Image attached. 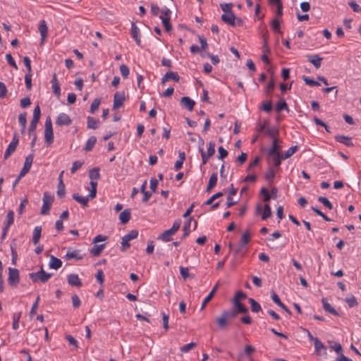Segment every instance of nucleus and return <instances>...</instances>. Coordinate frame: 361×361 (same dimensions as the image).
<instances>
[{
    "instance_id": "26",
    "label": "nucleus",
    "mask_w": 361,
    "mask_h": 361,
    "mask_svg": "<svg viewBox=\"0 0 361 361\" xmlns=\"http://www.w3.org/2000/svg\"><path fill=\"white\" fill-rule=\"evenodd\" d=\"M87 128L90 129H97L99 124V121L93 117L88 116L87 118Z\"/></svg>"
},
{
    "instance_id": "12",
    "label": "nucleus",
    "mask_w": 361,
    "mask_h": 361,
    "mask_svg": "<svg viewBox=\"0 0 361 361\" xmlns=\"http://www.w3.org/2000/svg\"><path fill=\"white\" fill-rule=\"evenodd\" d=\"M219 283H217L212 289L209 295L204 299L202 304L201 305V310H204L205 308L206 305L214 297L215 293L216 292L218 288H219Z\"/></svg>"
},
{
    "instance_id": "2",
    "label": "nucleus",
    "mask_w": 361,
    "mask_h": 361,
    "mask_svg": "<svg viewBox=\"0 0 361 361\" xmlns=\"http://www.w3.org/2000/svg\"><path fill=\"white\" fill-rule=\"evenodd\" d=\"M44 139L45 142L48 146L53 143L54 133L51 119L49 116H48L45 121Z\"/></svg>"
},
{
    "instance_id": "1",
    "label": "nucleus",
    "mask_w": 361,
    "mask_h": 361,
    "mask_svg": "<svg viewBox=\"0 0 361 361\" xmlns=\"http://www.w3.org/2000/svg\"><path fill=\"white\" fill-rule=\"evenodd\" d=\"M52 275L53 274H48L45 272L42 267L39 271L30 273L29 277L34 283L38 281L46 283L52 276Z\"/></svg>"
},
{
    "instance_id": "62",
    "label": "nucleus",
    "mask_w": 361,
    "mask_h": 361,
    "mask_svg": "<svg viewBox=\"0 0 361 361\" xmlns=\"http://www.w3.org/2000/svg\"><path fill=\"white\" fill-rule=\"evenodd\" d=\"M166 75L169 80H173L176 82H178L180 80V76L176 72L169 71L166 73Z\"/></svg>"
},
{
    "instance_id": "25",
    "label": "nucleus",
    "mask_w": 361,
    "mask_h": 361,
    "mask_svg": "<svg viewBox=\"0 0 361 361\" xmlns=\"http://www.w3.org/2000/svg\"><path fill=\"white\" fill-rule=\"evenodd\" d=\"M104 247L105 244L95 245L90 250V253L94 257H98L99 255H100L101 252L103 251Z\"/></svg>"
},
{
    "instance_id": "18",
    "label": "nucleus",
    "mask_w": 361,
    "mask_h": 361,
    "mask_svg": "<svg viewBox=\"0 0 361 361\" xmlns=\"http://www.w3.org/2000/svg\"><path fill=\"white\" fill-rule=\"evenodd\" d=\"M322 58L319 55H313L308 56V61L312 63L316 68H319L321 66Z\"/></svg>"
},
{
    "instance_id": "32",
    "label": "nucleus",
    "mask_w": 361,
    "mask_h": 361,
    "mask_svg": "<svg viewBox=\"0 0 361 361\" xmlns=\"http://www.w3.org/2000/svg\"><path fill=\"white\" fill-rule=\"evenodd\" d=\"M34 159V154L31 153L25 157L23 168L30 171Z\"/></svg>"
},
{
    "instance_id": "8",
    "label": "nucleus",
    "mask_w": 361,
    "mask_h": 361,
    "mask_svg": "<svg viewBox=\"0 0 361 361\" xmlns=\"http://www.w3.org/2000/svg\"><path fill=\"white\" fill-rule=\"evenodd\" d=\"M221 19L223 22L227 23L231 26H235V16L233 12L223 14L221 16Z\"/></svg>"
},
{
    "instance_id": "52",
    "label": "nucleus",
    "mask_w": 361,
    "mask_h": 361,
    "mask_svg": "<svg viewBox=\"0 0 361 361\" xmlns=\"http://www.w3.org/2000/svg\"><path fill=\"white\" fill-rule=\"evenodd\" d=\"M222 313L224 314V315L226 317V319L228 320L234 319L237 315V312H235L234 310H225V311H223Z\"/></svg>"
},
{
    "instance_id": "39",
    "label": "nucleus",
    "mask_w": 361,
    "mask_h": 361,
    "mask_svg": "<svg viewBox=\"0 0 361 361\" xmlns=\"http://www.w3.org/2000/svg\"><path fill=\"white\" fill-rule=\"evenodd\" d=\"M101 103V99L96 98L93 100L90 105V112L94 114L98 109Z\"/></svg>"
},
{
    "instance_id": "59",
    "label": "nucleus",
    "mask_w": 361,
    "mask_h": 361,
    "mask_svg": "<svg viewBox=\"0 0 361 361\" xmlns=\"http://www.w3.org/2000/svg\"><path fill=\"white\" fill-rule=\"evenodd\" d=\"M25 86L27 90H31L32 88V74L31 73H27L25 76Z\"/></svg>"
},
{
    "instance_id": "19",
    "label": "nucleus",
    "mask_w": 361,
    "mask_h": 361,
    "mask_svg": "<svg viewBox=\"0 0 361 361\" xmlns=\"http://www.w3.org/2000/svg\"><path fill=\"white\" fill-rule=\"evenodd\" d=\"M233 303L235 307V311L238 313H247V308L243 305L240 301H237V300H233Z\"/></svg>"
},
{
    "instance_id": "7",
    "label": "nucleus",
    "mask_w": 361,
    "mask_h": 361,
    "mask_svg": "<svg viewBox=\"0 0 361 361\" xmlns=\"http://www.w3.org/2000/svg\"><path fill=\"white\" fill-rule=\"evenodd\" d=\"M130 33L132 35V37L135 39L136 44L137 46H141V39H140V29L137 27L135 23L134 22L131 24V30Z\"/></svg>"
},
{
    "instance_id": "10",
    "label": "nucleus",
    "mask_w": 361,
    "mask_h": 361,
    "mask_svg": "<svg viewBox=\"0 0 361 361\" xmlns=\"http://www.w3.org/2000/svg\"><path fill=\"white\" fill-rule=\"evenodd\" d=\"M180 104L188 110L192 111L195 105L194 100L191 99L188 97H183L180 99Z\"/></svg>"
},
{
    "instance_id": "23",
    "label": "nucleus",
    "mask_w": 361,
    "mask_h": 361,
    "mask_svg": "<svg viewBox=\"0 0 361 361\" xmlns=\"http://www.w3.org/2000/svg\"><path fill=\"white\" fill-rule=\"evenodd\" d=\"M279 146L278 145V140L274 138L273 140L272 147L268 152V155L271 157V155L280 154L279 149Z\"/></svg>"
},
{
    "instance_id": "42",
    "label": "nucleus",
    "mask_w": 361,
    "mask_h": 361,
    "mask_svg": "<svg viewBox=\"0 0 361 361\" xmlns=\"http://www.w3.org/2000/svg\"><path fill=\"white\" fill-rule=\"evenodd\" d=\"M271 215V209L269 204H266L264 207V211L262 215V219L266 220Z\"/></svg>"
},
{
    "instance_id": "22",
    "label": "nucleus",
    "mask_w": 361,
    "mask_h": 361,
    "mask_svg": "<svg viewBox=\"0 0 361 361\" xmlns=\"http://www.w3.org/2000/svg\"><path fill=\"white\" fill-rule=\"evenodd\" d=\"M42 227L35 226L33 231L32 242L35 245L37 244L41 237Z\"/></svg>"
},
{
    "instance_id": "51",
    "label": "nucleus",
    "mask_w": 361,
    "mask_h": 361,
    "mask_svg": "<svg viewBox=\"0 0 361 361\" xmlns=\"http://www.w3.org/2000/svg\"><path fill=\"white\" fill-rule=\"evenodd\" d=\"M223 192H216L215 193L214 195H213L212 197H210L205 202H204V204L205 205H209L211 204L215 200H216L217 198L219 197H221L223 196Z\"/></svg>"
},
{
    "instance_id": "49",
    "label": "nucleus",
    "mask_w": 361,
    "mask_h": 361,
    "mask_svg": "<svg viewBox=\"0 0 361 361\" xmlns=\"http://www.w3.org/2000/svg\"><path fill=\"white\" fill-rule=\"evenodd\" d=\"M318 201L319 202L322 203L328 209H333V205H332L331 202L326 197L320 196L318 197Z\"/></svg>"
},
{
    "instance_id": "40",
    "label": "nucleus",
    "mask_w": 361,
    "mask_h": 361,
    "mask_svg": "<svg viewBox=\"0 0 361 361\" xmlns=\"http://www.w3.org/2000/svg\"><path fill=\"white\" fill-rule=\"evenodd\" d=\"M160 18L163 23L165 30L167 32L170 31L172 29V25L170 23V18L169 17H163L161 16Z\"/></svg>"
},
{
    "instance_id": "33",
    "label": "nucleus",
    "mask_w": 361,
    "mask_h": 361,
    "mask_svg": "<svg viewBox=\"0 0 361 361\" xmlns=\"http://www.w3.org/2000/svg\"><path fill=\"white\" fill-rule=\"evenodd\" d=\"M248 301L251 305V310L253 312H259L262 308L260 305L253 298H249Z\"/></svg>"
},
{
    "instance_id": "57",
    "label": "nucleus",
    "mask_w": 361,
    "mask_h": 361,
    "mask_svg": "<svg viewBox=\"0 0 361 361\" xmlns=\"http://www.w3.org/2000/svg\"><path fill=\"white\" fill-rule=\"evenodd\" d=\"M269 126V121L264 120L262 123H258L257 125L256 130L257 132L266 131L267 126Z\"/></svg>"
},
{
    "instance_id": "36",
    "label": "nucleus",
    "mask_w": 361,
    "mask_h": 361,
    "mask_svg": "<svg viewBox=\"0 0 361 361\" xmlns=\"http://www.w3.org/2000/svg\"><path fill=\"white\" fill-rule=\"evenodd\" d=\"M89 177L91 179V180L99 179L100 178L99 169L94 168V169H91L89 172Z\"/></svg>"
},
{
    "instance_id": "9",
    "label": "nucleus",
    "mask_w": 361,
    "mask_h": 361,
    "mask_svg": "<svg viewBox=\"0 0 361 361\" xmlns=\"http://www.w3.org/2000/svg\"><path fill=\"white\" fill-rule=\"evenodd\" d=\"M68 283L71 286L81 287L82 283L78 276L75 274H69L67 277Z\"/></svg>"
},
{
    "instance_id": "5",
    "label": "nucleus",
    "mask_w": 361,
    "mask_h": 361,
    "mask_svg": "<svg viewBox=\"0 0 361 361\" xmlns=\"http://www.w3.org/2000/svg\"><path fill=\"white\" fill-rule=\"evenodd\" d=\"M126 100V96L124 92H116L114 96V104L113 109H117L121 107Z\"/></svg>"
},
{
    "instance_id": "48",
    "label": "nucleus",
    "mask_w": 361,
    "mask_h": 361,
    "mask_svg": "<svg viewBox=\"0 0 361 361\" xmlns=\"http://www.w3.org/2000/svg\"><path fill=\"white\" fill-rule=\"evenodd\" d=\"M261 109L262 111L269 113L272 110V103L271 100L264 102L262 104Z\"/></svg>"
},
{
    "instance_id": "34",
    "label": "nucleus",
    "mask_w": 361,
    "mask_h": 361,
    "mask_svg": "<svg viewBox=\"0 0 361 361\" xmlns=\"http://www.w3.org/2000/svg\"><path fill=\"white\" fill-rule=\"evenodd\" d=\"M284 109L288 111V105H287L286 101L282 99H280L277 102L276 106V111L277 112H281V111H283Z\"/></svg>"
},
{
    "instance_id": "31",
    "label": "nucleus",
    "mask_w": 361,
    "mask_h": 361,
    "mask_svg": "<svg viewBox=\"0 0 361 361\" xmlns=\"http://www.w3.org/2000/svg\"><path fill=\"white\" fill-rule=\"evenodd\" d=\"M66 194V188L63 183V180H61L60 183L58 184L57 187V195L59 198H62L65 196Z\"/></svg>"
},
{
    "instance_id": "28",
    "label": "nucleus",
    "mask_w": 361,
    "mask_h": 361,
    "mask_svg": "<svg viewBox=\"0 0 361 361\" xmlns=\"http://www.w3.org/2000/svg\"><path fill=\"white\" fill-rule=\"evenodd\" d=\"M97 142V137L95 136H91L88 140L87 141L85 146V150L87 152L91 151L95 143Z\"/></svg>"
},
{
    "instance_id": "21",
    "label": "nucleus",
    "mask_w": 361,
    "mask_h": 361,
    "mask_svg": "<svg viewBox=\"0 0 361 361\" xmlns=\"http://www.w3.org/2000/svg\"><path fill=\"white\" fill-rule=\"evenodd\" d=\"M130 219V212L129 209H125L119 215V219L123 224H127Z\"/></svg>"
},
{
    "instance_id": "41",
    "label": "nucleus",
    "mask_w": 361,
    "mask_h": 361,
    "mask_svg": "<svg viewBox=\"0 0 361 361\" xmlns=\"http://www.w3.org/2000/svg\"><path fill=\"white\" fill-rule=\"evenodd\" d=\"M280 20L278 18H274L271 23V26L274 32L281 33L280 30Z\"/></svg>"
},
{
    "instance_id": "17",
    "label": "nucleus",
    "mask_w": 361,
    "mask_h": 361,
    "mask_svg": "<svg viewBox=\"0 0 361 361\" xmlns=\"http://www.w3.org/2000/svg\"><path fill=\"white\" fill-rule=\"evenodd\" d=\"M216 182H217V173H213L209 178V183H208V185L206 188V191L207 192H209L214 188V186L216 184Z\"/></svg>"
},
{
    "instance_id": "35",
    "label": "nucleus",
    "mask_w": 361,
    "mask_h": 361,
    "mask_svg": "<svg viewBox=\"0 0 361 361\" xmlns=\"http://www.w3.org/2000/svg\"><path fill=\"white\" fill-rule=\"evenodd\" d=\"M17 146L10 143L6 149V152L4 153V159H7L16 149Z\"/></svg>"
},
{
    "instance_id": "50",
    "label": "nucleus",
    "mask_w": 361,
    "mask_h": 361,
    "mask_svg": "<svg viewBox=\"0 0 361 361\" xmlns=\"http://www.w3.org/2000/svg\"><path fill=\"white\" fill-rule=\"evenodd\" d=\"M39 120L32 118L29 126V135L31 136L32 133H34L37 128V125Z\"/></svg>"
},
{
    "instance_id": "43",
    "label": "nucleus",
    "mask_w": 361,
    "mask_h": 361,
    "mask_svg": "<svg viewBox=\"0 0 361 361\" xmlns=\"http://www.w3.org/2000/svg\"><path fill=\"white\" fill-rule=\"evenodd\" d=\"M314 344L315 351L317 353H319L322 350H326L325 345L318 338L314 339Z\"/></svg>"
},
{
    "instance_id": "46",
    "label": "nucleus",
    "mask_w": 361,
    "mask_h": 361,
    "mask_svg": "<svg viewBox=\"0 0 361 361\" xmlns=\"http://www.w3.org/2000/svg\"><path fill=\"white\" fill-rule=\"evenodd\" d=\"M20 316H21L20 312L14 313L13 315V329L15 330L18 329V326H19L18 324H19V320H20Z\"/></svg>"
},
{
    "instance_id": "63",
    "label": "nucleus",
    "mask_w": 361,
    "mask_h": 361,
    "mask_svg": "<svg viewBox=\"0 0 361 361\" xmlns=\"http://www.w3.org/2000/svg\"><path fill=\"white\" fill-rule=\"evenodd\" d=\"M260 193H261V195H263V200L264 202H269L270 200L271 195L269 194V192H268V190L266 188H261Z\"/></svg>"
},
{
    "instance_id": "20",
    "label": "nucleus",
    "mask_w": 361,
    "mask_h": 361,
    "mask_svg": "<svg viewBox=\"0 0 361 361\" xmlns=\"http://www.w3.org/2000/svg\"><path fill=\"white\" fill-rule=\"evenodd\" d=\"M73 198L85 207L88 205L89 199L87 197H82L78 193H74L73 195Z\"/></svg>"
},
{
    "instance_id": "58",
    "label": "nucleus",
    "mask_w": 361,
    "mask_h": 361,
    "mask_svg": "<svg viewBox=\"0 0 361 361\" xmlns=\"http://www.w3.org/2000/svg\"><path fill=\"white\" fill-rule=\"evenodd\" d=\"M6 59L8 62V63L12 67H13L15 69L18 70V67L15 61V60L13 59V58L12 57L11 54H6Z\"/></svg>"
},
{
    "instance_id": "11",
    "label": "nucleus",
    "mask_w": 361,
    "mask_h": 361,
    "mask_svg": "<svg viewBox=\"0 0 361 361\" xmlns=\"http://www.w3.org/2000/svg\"><path fill=\"white\" fill-rule=\"evenodd\" d=\"M39 32L40 33L42 37L41 44H43L45 41V39L47 37L48 27L45 20H42L40 21L39 25Z\"/></svg>"
},
{
    "instance_id": "15",
    "label": "nucleus",
    "mask_w": 361,
    "mask_h": 361,
    "mask_svg": "<svg viewBox=\"0 0 361 361\" xmlns=\"http://www.w3.org/2000/svg\"><path fill=\"white\" fill-rule=\"evenodd\" d=\"M49 266L51 269H59L62 266V262L60 259L51 255Z\"/></svg>"
},
{
    "instance_id": "37",
    "label": "nucleus",
    "mask_w": 361,
    "mask_h": 361,
    "mask_svg": "<svg viewBox=\"0 0 361 361\" xmlns=\"http://www.w3.org/2000/svg\"><path fill=\"white\" fill-rule=\"evenodd\" d=\"M180 274L182 276V278L184 279V280H186L188 278H191L192 279L193 278V276H192L190 272H189V269L188 267H180Z\"/></svg>"
},
{
    "instance_id": "60",
    "label": "nucleus",
    "mask_w": 361,
    "mask_h": 361,
    "mask_svg": "<svg viewBox=\"0 0 361 361\" xmlns=\"http://www.w3.org/2000/svg\"><path fill=\"white\" fill-rule=\"evenodd\" d=\"M214 153H215V143L213 142H209V147L207 149V158H209L212 156H213L214 154Z\"/></svg>"
},
{
    "instance_id": "13",
    "label": "nucleus",
    "mask_w": 361,
    "mask_h": 361,
    "mask_svg": "<svg viewBox=\"0 0 361 361\" xmlns=\"http://www.w3.org/2000/svg\"><path fill=\"white\" fill-rule=\"evenodd\" d=\"M335 140L338 142L342 143L347 147H351L353 145L351 137L348 136L337 135L335 136Z\"/></svg>"
},
{
    "instance_id": "53",
    "label": "nucleus",
    "mask_w": 361,
    "mask_h": 361,
    "mask_svg": "<svg viewBox=\"0 0 361 361\" xmlns=\"http://www.w3.org/2000/svg\"><path fill=\"white\" fill-rule=\"evenodd\" d=\"M265 132L268 135L273 137V140L276 138V137L279 133V130L276 128H269L268 126Z\"/></svg>"
},
{
    "instance_id": "30",
    "label": "nucleus",
    "mask_w": 361,
    "mask_h": 361,
    "mask_svg": "<svg viewBox=\"0 0 361 361\" xmlns=\"http://www.w3.org/2000/svg\"><path fill=\"white\" fill-rule=\"evenodd\" d=\"M14 221V212L12 210H9L6 214V221L4 227L9 228V227L13 224Z\"/></svg>"
},
{
    "instance_id": "61",
    "label": "nucleus",
    "mask_w": 361,
    "mask_h": 361,
    "mask_svg": "<svg viewBox=\"0 0 361 361\" xmlns=\"http://www.w3.org/2000/svg\"><path fill=\"white\" fill-rule=\"evenodd\" d=\"M138 236V231L137 230H132L127 235L123 237L126 238L129 241L133 239L137 238Z\"/></svg>"
},
{
    "instance_id": "45",
    "label": "nucleus",
    "mask_w": 361,
    "mask_h": 361,
    "mask_svg": "<svg viewBox=\"0 0 361 361\" xmlns=\"http://www.w3.org/2000/svg\"><path fill=\"white\" fill-rule=\"evenodd\" d=\"M220 7L224 13H228L232 11L233 4L232 3H221Z\"/></svg>"
},
{
    "instance_id": "16",
    "label": "nucleus",
    "mask_w": 361,
    "mask_h": 361,
    "mask_svg": "<svg viewBox=\"0 0 361 361\" xmlns=\"http://www.w3.org/2000/svg\"><path fill=\"white\" fill-rule=\"evenodd\" d=\"M66 259L69 260L71 259H75L76 260H80L82 259V256L80 254V251L78 250H75L72 251H68L66 255Z\"/></svg>"
},
{
    "instance_id": "55",
    "label": "nucleus",
    "mask_w": 361,
    "mask_h": 361,
    "mask_svg": "<svg viewBox=\"0 0 361 361\" xmlns=\"http://www.w3.org/2000/svg\"><path fill=\"white\" fill-rule=\"evenodd\" d=\"M298 147L297 145L290 147L287 151H286L283 159H288L290 157L298 150Z\"/></svg>"
},
{
    "instance_id": "6",
    "label": "nucleus",
    "mask_w": 361,
    "mask_h": 361,
    "mask_svg": "<svg viewBox=\"0 0 361 361\" xmlns=\"http://www.w3.org/2000/svg\"><path fill=\"white\" fill-rule=\"evenodd\" d=\"M72 123V120L68 115L65 113H61L56 119V124L57 126H69Z\"/></svg>"
},
{
    "instance_id": "29",
    "label": "nucleus",
    "mask_w": 361,
    "mask_h": 361,
    "mask_svg": "<svg viewBox=\"0 0 361 361\" xmlns=\"http://www.w3.org/2000/svg\"><path fill=\"white\" fill-rule=\"evenodd\" d=\"M250 240V235L249 231H245L241 237V239L240 240V247H244L246 245Z\"/></svg>"
},
{
    "instance_id": "4",
    "label": "nucleus",
    "mask_w": 361,
    "mask_h": 361,
    "mask_svg": "<svg viewBox=\"0 0 361 361\" xmlns=\"http://www.w3.org/2000/svg\"><path fill=\"white\" fill-rule=\"evenodd\" d=\"M54 201V197L49 195L47 192H44L43 195V204L41 208V214H48L49 212L50 207Z\"/></svg>"
},
{
    "instance_id": "47",
    "label": "nucleus",
    "mask_w": 361,
    "mask_h": 361,
    "mask_svg": "<svg viewBox=\"0 0 361 361\" xmlns=\"http://www.w3.org/2000/svg\"><path fill=\"white\" fill-rule=\"evenodd\" d=\"M275 169L270 168L265 173V178L269 182H272L275 177Z\"/></svg>"
},
{
    "instance_id": "14",
    "label": "nucleus",
    "mask_w": 361,
    "mask_h": 361,
    "mask_svg": "<svg viewBox=\"0 0 361 361\" xmlns=\"http://www.w3.org/2000/svg\"><path fill=\"white\" fill-rule=\"evenodd\" d=\"M322 302L323 304V308L326 312H328L335 316H340L339 313L327 302L325 298H322Z\"/></svg>"
},
{
    "instance_id": "64",
    "label": "nucleus",
    "mask_w": 361,
    "mask_h": 361,
    "mask_svg": "<svg viewBox=\"0 0 361 361\" xmlns=\"http://www.w3.org/2000/svg\"><path fill=\"white\" fill-rule=\"evenodd\" d=\"M120 72L122 76L126 78L129 75V68L126 65L122 64L120 66Z\"/></svg>"
},
{
    "instance_id": "27",
    "label": "nucleus",
    "mask_w": 361,
    "mask_h": 361,
    "mask_svg": "<svg viewBox=\"0 0 361 361\" xmlns=\"http://www.w3.org/2000/svg\"><path fill=\"white\" fill-rule=\"evenodd\" d=\"M216 322L220 329H224L227 325L228 319L221 312V316L216 318Z\"/></svg>"
},
{
    "instance_id": "56",
    "label": "nucleus",
    "mask_w": 361,
    "mask_h": 361,
    "mask_svg": "<svg viewBox=\"0 0 361 361\" xmlns=\"http://www.w3.org/2000/svg\"><path fill=\"white\" fill-rule=\"evenodd\" d=\"M196 346H197V343L192 342V343H188V344L182 346L180 348V351L183 353H188V351H190V350H192V348H194Z\"/></svg>"
},
{
    "instance_id": "24",
    "label": "nucleus",
    "mask_w": 361,
    "mask_h": 361,
    "mask_svg": "<svg viewBox=\"0 0 361 361\" xmlns=\"http://www.w3.org/2000/svg\"><path fill=\"white\" fill-rule=\"evenodd\" d=\"M173 235V233H172L170 229H168L160 234L158 237V239L164 242H169L171 240V236Z\"/></svg>"
},
{
    "instance_id": "54",
    "label": "nucleus",
    "mask_w": 361,
    "mask_h": 361,
    "mask_svg": "<svg viewBox=\"0 0 361 361\" xmlns=\"http://www.w3.org/2000/svg\"><path fill=\"white\" fill-rule=\"evenodd\" d=\"M191 220H192V218H190L188 221L187 223H185L183 226V238H185L189 235Z\"/></svg>"
},
{
    "instance_id": "44",
    "label": "nucleus",
    "mask_w": 361,
    "mask_h": 361,
    "mask_svg": "<svg viewBox=\"0 0 361 361\" xmlns=\"http://www.w3.org/2000/svg\"><path fill=\"white\" fill-rule=\"evenodd\" d=\"M345 301L348 303L350 307H354L358 305L357 300L354 295L346 298Z\"/></svg>"
},
{
    "instance_id": "3",
    "label": "nucleus",
    "mask_w": 361,
    "mask_h": 361,
    "mask_svg": "<svg viewBox=\"0 0 361 361\" xmlns=\"http://www.w3.org/2000/svg\"><path fill=\"white\" fill-rule=\"evenodd\" d=\"M20 282V273L16 268H8V283L11 287H16Z\"/></svg>"
},
{
    "instance_id": "38",
    "label": "nucleus",
    "mask_w": 361,
    "mask_h": 361,
    "mask_svg": "<svg viewBox=\"0 0 361 361\" xmlns=\"http://www.w3.org/2000/svg\"><path fill=\"white\" fill-rule=\"evenodd\" d=\"M255 351V348L250 345H247L245 347V349H244V352L243 353H240L238 355V360H240V358L242 357L243 355V354H245L246 355L249 356L250 355H251L252 353H253Z\"/></svg>"
}]
</instances>
